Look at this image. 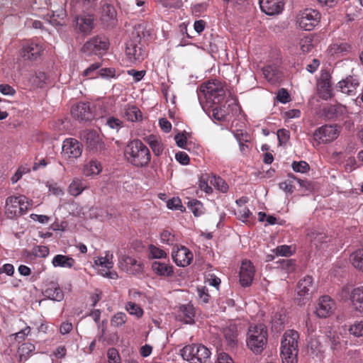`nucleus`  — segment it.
<instances>
[{
    "label": "nucleus",
    "instance_id": "obj_1",
    "mask_svg": "<svg viewBox=\"0 0 363 363\" xmlns=\"http://www.w3.org/2000/svg\"><path fill=\"white\" fill-rule=\"evenodd\" d=\"M126 161L135 167H146L151 161L148 147L139 139L130 140L124 150Z\"/></svg>",
    "mask_w": 363,
    "mask_h": 363
},
{
    "label": "nucleus",
    "instance_id": "obj_2",
    "mask_svg": "<svg viewBox=\"0 0 363 363\" xmlns=\"http://www.w3.org/2000/svg\"><path fill=\"white\" fill-rule=\"evenodd\" d=\"M150 35V30L143 26H135L132 33V38L127 42L125 55L132 62H141L147 57V52L141 43L143 38Z\"/></svg>",
    "mask_w": 363,
    "mask_h": 363
},
{
    "label": "nucleus",
    "instance_id": "obj_3",
    "mask_svg": "<svg viewBox=\"0 0 363 363\" xmlns=\"http://www.w3.org/2000/svg\"><path fill=\"white\" fill-rule=\"evenodd\" d=\"M299 334L294 330H286L281 338V357L283 363H297Z\"/></svg>",
    "mask_w": 363,
    "mask_h": 363
},
{
    "label": "nucleus",
    "instance_id": "obj_4",
    "mask_svg": "<svg viewBox=\"0 0 363 363\" xmlns=\"http://www.w3.org/2000/svg\"><path fill=\"white\" fill-rule=\"evenodd\" d=\"M225 96L223 84L217 79L209 80L202 83L198 90L200 101L205 99L208 103L219 104Z\"/></svg>",
    "mask_w": 363,
    "mask_h": 363
},
{
    "label": "nucleus",
    "instance_id": "obj_5",
    "mask_svg": "<svg viewBox=\"0 0 363 363\" xmlns=\"http://www.w3.org/2000/svg\"><path fill=\"white\" fill-rule=\"evenodd\" d=\"M267 342V330L263 325H250L247 331V345L255 354L264 350Z\"/></svg>",
    "mask_w": 363,
    "mask_h": 363
},
{
    "label": "nucleus",
    "instance_id": "obj_6",
    "mask_svg": "<svg viewBox=\"0 0 363 363\" xmlns=\"http://www.w3.org/2000/svg\"><path fill=\"white\" fill-rule=\"evenodd\" d=\"M184 359L191 363H205L211 356V351L201 344L186 345L181 350Z\"/></svg>",
    "mask_w": 363,
    "mask_h": 363
},
{
    "label": "nucleus",
    "instance_id": "obj_7",
    "mask_svg": "<svg viewBox=\"0 0 363 363\" xmlns=\"http://www.w3.org/2000/svg\"><path fill=\"white\" fill-rule=\"evenodd\" d=\"M29 206L28 199L23 195L9 196L6 199L5 213L9 218L23 214Z\"/></svg>",
    "mask_w": 363,
    "mask_h": 363
},
{
    "label": "nucleus",
    "instance_id": "obj_8",
    "mask_svg": "<svg viewBox=\"0 0 363 363\" xmlns=\"http://www.w3.org/2000/svg\"><path fill=\"white\" fill-rule=\"evenodd\" d=\"M338 295L344 301L350 299L354 309L363 313V286L354 289L345 286L340 291Z\"/></svg>",
    "mask_w": 363,
    "mask_h": 363
},
{
    "label": "nucleus",
    "instance_id": "obj_9",
    "mask_svg": "<svg viewBox=\"0 0 363 363\" xmlns=\"http://www.w3.org/2000/svg\"><path fill=\"white\" fill-rule=\"evenodd\" d=\"M320 19V14L317 10L306 9L298 13L297 23L301 28L311 30L318 24Z\"/></svg>",
    "mask_w": 363,
    "mask_h": 363
},
{
    "label": "nucleus",
    "instance_id": "obj_10",
    "mask_svg": "<svg viewBox=\"0 0 363 363\" xmlns=\"http://www.w3.org/2000/svg\"><path fill=\"white\" fill-rule=\"evenodd\" d=\"M315 288L313 281L311 276H306L301 279L297 284L296 301L299 306L304 305L308 302Z\"/></svg>",
    "mask_w": 363,
    "mask_h": 363
},
{
    "label": "nucleus",
    "instance_id": "obj_11",
    "mask_svg": "<svg viewBox=\"0 0 363 363\" xmlns=\"http://www.w3.org/2000/svg\"><path fill=\"white\" fill-rule=\"evenodd\" d=\"M339 135V130L336 125H325L317 128L313 135L315 145L328 143L335 140Z\"/></svg>",
    "mask_w": 363,
    "mask_h": 363
},
{
    "label": "nucleus",
    "instance_id": "obj_12",
    "mask_svg": "<svg viewBox=\"0 0 363 363\" xmlns=\"http://www.w3.org/2000/svg\"><path fill=\"white\" fill-rule=\"evenodd\" d=\"M109 42L105 36L97 35L86 41L82 50L87 55H100L108 50Z\"/></svg>",
    "mask_w": 363,
    "mask_h": 363
},
{
    "label": "nucleus",
    "instance_id": "obj_13",
    "mask_svg": "<svg viewBox=\"0 0 363 363\" xmlns=\"http://www.w3.org/2000/svg\"><path fill=\"white\" fill-rule=\"evenodd\" d=\"M82 152V144L75 138H67L63 141L62 155L67 160H73L81 156Z\"/></svg>",
    "mask_w": 363,
    "mask_h": 363
},
{
    "label": "nucleus",
    "instance_id": "obj_14",
    "mask_svg": "<svg viewBox=\"0 0 363 363\" xmlns=\"http://www.w3.org/2000/svg\"><path fill=\"white\" fill-rule=\"evenodd\" d=\"M335 308V301L329 296H323L317 301L315 314L320 318H325L333 313Z\"/></svg>",
    "mask_w": 363,
    "mask_h": 363
},
{
    "label": "nucleus",
    "instance_id": "obj_15",
    "mask_svg": "<svg viewBox=\"0 0 363 363\" xmlns=\"http://www.w3.org/2000/svg\"><path fill=\"white\" fill-rule=\"evenodd\" d=\"M44 50L43 43L38 39H32L23 46V57L28 60H36Z\"/></svg>",
    "mask_w": 363,
    "mask_h": 363
},
{
    "label": "nucleus",
    "instance_id": "obj_16",
    "mask_svg": "<svg viewBox=\"0 0 363 363\" xmlns=\"http://www.w3.org/2000/svg\"><path fill=\"white\" fill-rule=\"evenodd\" d=\"M80 138L83 140L88 148L93 150H101L104 143L96 130H84L80 133Z\"/></svg>",
    "mask_w": 363,
    "mask_h": 363
},
{
    "label": "nucleus",
    "instance_id": "obj_17",
    "mask_svg": "<svg viewBox=\"0 0 363 363\" xmlns=\"http://www.w3.org/2000/svg\"><path fill=\"white\" fill-rule=\"evenodd\" d=\"M359 86V82L357 76H348L337 84L336 89L348 96H354Z\"/></svg>",
    "mask_w": 363,
    "mask_h": 363
},
{
    "label": "nucleus",
    "instance_id": "obj_18",
    "mask_svg": "<svg viewBox=\"0 0 363 363\" xmlns=\"http://www.w3.org/2000/svg\"><path fill=\"white\" fill-rule=\"evenodd\" d=\"M72 116L79 121H90L94 116L91 111L89 103L79 102L72 107Z\"/></svg>",
    "mask_w": 363,
    "mask_h": 363
},
{
    "label": "nucleus",
    "instance_id": "obj_19",
    "mask_svg": "<svg viewBox=\"0 0 363 363\" xmlns=\"http://www.w3.org/2000/svg\"><path fill=\"white\" fill-rule=\"evenodd\" d=\"M259 3L262 11L269 16L281 13L284 6L283 0H259Z\"/></svg>",
    "mask_w": 363,
    "mask_h": 363
},
{
    "label": "nucleus",
    "instance_id": "obj_20",
    "mask_svg": "<svg viewBox=\"0 0 363 363\" xmlns=\"http://www.w3.org/2000/svg\"><path fill=\"white\" fill-rule=\"evenodd\" d=\"M255 269L251 262L244 260L242 262L240 269V283L242 286H249L253 280Z\"/></svg>",
    "mask_w": 363,
    "mask_h": 363
},
{
    "label": "nucleus",
    "instance_id": "obj_21",
    "mask_svg": "<svg viewBox=\"0 0 363 363\" xmlns=\"http://www.w3.org/2000/svg\"><path fill=\"white\" fill-rule=\"evenodd\" d=\"M172 259L177 265L180 267H186L190 264L193 259L192 252L186 247L182 246L172 253Z\"/></svg>",
    "mask_w": 363,
    "mask_h": 363
},
{
    "label": "nucleus",
    "instance_id": "obj_22",
    "mask_svg": "<svg viewBox=\"0 0 363 363\" xmlns=\"http://www.w3.org/2000/svg\"><path fill=\"white\" fill-rule=\"evenodd\" d=\"M152 269L156 275L160 277H169L174 274L173 266L160 261H154L152 263Z\"/></svg>",
    "mask_w": 363,
    "mask_h": 363
},
{
    "label": "nucleus",
    "instance_id": "obj_23",
    "mask_svg": "<svg viewBox=\"0 0 363 363\" xmlns=\"http://www.w3.org/2000/svg\"><path fill=\"white\" fill-rule=\"evenodd\" d=\"M143 140L150 146L155 156L159 157L162 154L164 145L160 137L150 135L143 138Z\"/></svg>",
    "mask_w": 363,
    "mask_h": 363
},
{
    "label": "nucleus",
    "instance_id": "obj_24",
    "mask_svg": "<svg viewBox=\"0 0 363 363\" xmlns=\"http://www.w3.org/2000/svg\"><path fill=\"white\" fill-rule=\"evenodd\" d=\"M43 294L45 297L56 301H60L64 298V294L57 283L50 282L48 284Z\"/></svg>",
    "mask_w": 363,
    "mask_h": 363
},
{
    "label": "nucleus",
    "instance_id": "obj_25",
    "mask_svg": "<svg viewBox=\"0 0 363 363\" xmlns=\"http://www.w3.org/2000/svg\"><path fill=\"white\" fill-rule=\"evenodd\" d=\"M123 116L130 122H138L143 120L141 111L135 105L127 104L123 108Z\"/></svg>",
    "mask_w": 363,
    "mask_h": 363
},
{
    "label": "nucleus",
    "instance_id": "obj_26",
    "mask_svg": "<svg viewBox=\"0 0 363 363\" xmlns=\"http://www.w3.org/2000/svg\"><path fill=\"white\" fill-rule=\"evenodd\" d=\"M76 23L81 32L88 33L94 28V17L91 15H82L77 17Z\"/></svg>",
    "mask_w": 363,
    "mask_h": 363
},
{
    "label": "nucleus",
    "instance_id": "obj_27",
    "mask_svg": "<svg viewBox=\"0 0 363 363\" xmlns=\"http://www.w3.org/2000/svg\"><path fill=\"white\" fill-rule=\"evenodd\" d=\"M179 315L183 318L186 324L194 323L195 308L191 303L181 305L179 306Z\"/></svg>",
    "mask_w": 363,
    "mask_h": 363
},
{
    "label": "nucleus",
    "instance_id": "obj_28",
    "mask_svg": "<svg viewBox=\"0 0 363 363\" xmlns=\"http://www.w3.org/2000/svg\"><path fill=\"white\" fill-rule=\"evenodd\" d=\"M325 116L328 118L340 117L346 113V107L340 104H330L323 109Z\"/></svg>",
    "mask_w": 363,
    "mask_h": 363
},
{
    "label": "nucleus",
    "instance_id": "obj_29",
    "mask_svg": "<svg viewBox=\"0 0 363 363\" xmlns=\"http://www.w3.org/2000/svg\"><path fill=\"white\" fill-rule=\"evenodd\" d=\"M257 220L260 222L264 223L265 225H285L286 220L280 218L278 216L274 215L267 214L264 212H259L257 214Z\"/></svg>",
    "mask_w": 363,
    "mask_h": 363
},
{
    "label": "nucleus",
    "instance_id": "obj_30",
    "mask_svg": "<svg viewBox=\"0 0 363 363\" xmlns=\"http://www.w3.org/2000/svg\"><path fill=\"white\" fill-rule=\"evenodd\" d=\"M262 73L265 79L272 83L276 82L281 77L279 69L275 65L265 66L262 69Z\"/></svg>",
    "mask_w": 363,
    "mask_h": 363
},
{
    "label": "nucleus",
    "instance_id": "obj_31",
    "mask_svg": "<svg viewBox=\"0 0 363 363\" xmlns=\"http://www.w3.org/2000/svg\"><path fill=\"white\" fill-rule=\"evenodd\" d=\"M75 260L69 256L57 255L52 259V264L55 267L72 268Z\"/></svg>",
    "mask_w": 363,
    "mask_h": 363
},
{
    "label": "nucleus",
    "instance_id": "obj_32",
    "mask_svg": "<svg viewBox=\"0 0 363 363\" xmlns=\"http://www.w3.org/2000/svg\"><path fill=\"white\" fill-rule=\"evenodd\" d=\"M223 335L227 345L234 347L237 345L238 330L235 325H230L223 330Z\"/></svg>",
    "mask_w": 363,
    "mask_h": 363
},
{
    "label": "nucleus",
    "instance_id": "obj_33",
    "mask_svg": "<svg viewBox=\"0 0 363 363\" xmlns=\"http://www.w3.org/2000/svg\"><path fill=\"white\" fill-rule=\"evenodd\" d=\"M87 188L86 182L82 179L74 178L69 186V193L74 196H77Z\"/></svg>",
    "mask_w": 363,
    "mask_h": 363
},
{
    "label": "nucleus",
    "instance_id": "obj_34",
    "mask_svg": "<svg viewBox=\"0 0 363 363\" xmlns=\"http://www.w3.org/2000/svg\"><path fill=\"white\" fill-rule=\"evenodd\" d=\"M318 86L320 96L323 99H327L332 96V83L329 78L323 79L318 82Z\"/></svg>",
    "mask_w": 363,
    "mask_h": 363
},
{
    "label": "nucleus",
    "instance_id": "obj_35",
    "mask_svg": "<svg viewBox=\"0 0 363 363\" xmlns=\"http://www.w3.org/2000/svg\"><path fill=\"white\" fill-rule=\"evenodd\" d=\"M101 170V163L96 160H91L84 165L83 173L86 177L95 176L99 174Z\"/></svg>",
    "mask_w": 363,
    "mask_h": 363
},
{
    "label": "nucleus",
    "instance_id": "obj_36",
    "mask_svg": "<svg viewBox=\"0 0 363 363\" xmlns=\"http://www.w3.org/2000/svg\"><path fill=\"white\" fill-rule=\"evenodd\" d=\"M121 265L123 263L125 264V268L127 271L130 270V267H135V271L136 273H140L143 271V264L141 262H138L135 258H133L129 256H123L120 261Z\"/></svg>",
    "mask_w": 363,
    "mask_h": 363
},
{
    "label": "nucleus",
    "instance_id": "obj_37",
    "mask_svg": "<svg viewBox=\"0 0 363 363\" xmlns=\"http://www.w3.org/2000/svg\"><path fill=\"white\" fill-rule=\"evenodd\" d=\"M49 254V249L45 246L38 245L35 246L32 249L31 252L25 251L23 255L27 258H31V257H45Z\"/></svg>",
    "mask_w": 363,
    "mask_h": 363
},
{
    "label": "nucleus",
    "instance_id": "obj_38",
    "mask_svg": "<svg viewBox=\"0 0 363 363\" xmlns=\"http://www.w3.org/2000/svg\"><path fill=\"white\" fill-rule=\"evenodd\" d=\"M117 15L114 6L110 4H105L102 6L101 19L104 21H108L116 18Z\"/></svg>",
    "mask_w": 363,
    "mask_h": 363
},
{
    "label": "nucleus",
    "instance_id": "obj_39",
    "mask_svg": "<svg viewBox=\"0 0 363 363\" xmlns=\"http://www.w3.org/2000/svg\"><path fill=\"white\" fill-rule=\"evenodd\" d=\"M236 214L238 218L247 225L254 224L253 215L246 207L239 208Z\"/></svg>",
    "mask_w": 363,
    "mask_h": 363
},
{
    "label": "nucleus",
    "instance_id": "obj_40",
    "mask_svg": "<svg viewBox=\"0 0 363 363\" xmlns=\"http://www.w3.org/2000/svg\"><path fill=\"white\" fill-rule=\"evenodd\" d=\"M351 50V45L347 43H333L330 46L331 55L347 53Z\"/></svg>",
    "mask_w": 363,
    "mask_h": 363
},
{
    "label": "nucleus",
    "instance_id": "obj_41",
    "mask_svg": "<svg viewBox=\"0 0 363 363\" xmlns=\"http://www.w3.org/2000/svg\"><path fill=\"white\" fill-rule=\"evenodd\" d=\"M352 265L363 272V249L358 250L350 255Z\"/></svg>",
    "mask_w": 363,
    "mask_h": 363
},
{
    "label": "nucleus",
    "instance_id": "obj_42",
    "mask_svg": "<svg viewBox=\"0 0 363 363\" xmlns=\"http://www.w3.org/2000/svg\"><path fill=\"white\" fill-rule=\"evenodd\" d=\"M210 182L218 190L223 193H225L228 190V184L220 177L212 176L210 178Z\"/></svg>",
    "mask_w": 363,
    "mask_h": 363
},
{
    "label": "nucleus",
    "instance_id": "obj_43",
    "mask_svg": "<svg viewBox=\"0 0 363 363\" xmlns=\"http://www.w3.org/2000/svg\"><path fill=\"white\" fill-rule=\"evenodd\" d=\"M112 258V255L109 257L108 254H106L105 257H100L95 259L94 263L98 267H105L106 269H111L113 267Z\"/></svg>",
    "mask_w": 363,
    "mask_h": 363
},
{
    "label": "nucleus",
    "instance_id": "obj_44",
    "mask_svg": "<svg viewBox=\"0 0 363 363\" xmlns=\"http://www.w3.org/2000/svg\"><path fill=\"white\" fill-rule=\"evenodd\" d=\"M279 264V267L281 269L284 270L287 273H291L295 271L296 263L294 259H281L277 262Z\"/></svg>",
    "mask_w": 363,
    "mask_h": 363
},
{
    "label": "nucleus",
    "instance_id": "obj_45",
    "mask_svg": "<svg viewBox=\"0 0 363 363\" xmlns=\"http://www.w3.org/2000/svg\"><path fill=\"white\" fill-rule=\"evenodd\" d=\"M272 252L277 256L290 257L295 252V250H291V246L283 245L277 246Z\"/></svg>",
    "mask_w": 363,
    "mask_h": 363
},
{
    "label": "nucleus",
    "instance_id": "obj_46",
    "mask_svg": "<svg viewBox=\"0 0 363 363\" xmlns=\"http://www.w3.org/2000/svg\"><path fill=\"white\" fill-rule=\"evenodd\" d=\"M105 124L113 130L118 131L123 126V122L114 116H109L106 118Z\"/></svg>",
    "mask_w": 363,
    "mask_h": 363
},
{
    "label": "nucleus",
    "instance_id": "obj_47",
    "mask_svg": "<svg viewBox=\"0 0 363 363\" xmlns=\"http://www.w3.org/2000/svg\"><path fill=\"white\" fill-rule=\"evenodd\" d=\"M125 308L130 314L135 315L138 318H140L143 315V309L135 303L128 302L126 305Z\"/></svg>",
    "mask_w": 363,
    "mask_h": 363
},
{
    "label": "nucleus",
    "instance_id": "obj_48",
    "mask_svg": "<svg viewBox=\"0 0 363 363\" xmlns=\"http://www.w3.org/2000/svg\"><path fill=\"white\" fill-rule=\"evenodd\" d=\"M226 111L220 106H216L212 110V117L218 121H223L226 119Z\"/></svg>",
    "mask_w": 363,
    "mask_h": 363
},
{
    "label": "nucleus",
    "instance_id": "obj_49",
    "mask_svg": "<svg viewBox=\"0 0 363 363\" xmlns=\"http://www.w3.org/2000/svg\"><path fill=\"white\" fill-rule=\"evenodd\" d=\"M161 241L163 243L173 245L176 241L175 235L169 230H164L160 234Z\"/></svg>",
    "mask_w": 363,
    "mask_h": 363
},
{
    "label": "nucleus",
    "instance_id": "obj_50",
    "mask_svg": "<svg viewBox=\"0 0 363 363\" xmlns=\"http://www.w3.org/2000/svg\"><path fill=\"white\" fill-rule=\"evenodd\" d=\"M294 172L305 173L310 169L309 164L305 161L294 162L291 164Z\"/></svg>",
    "mask_w": 363,
    "mask_h": 363
},
{
    "label": "nucleus",
    "instance_id": "obj_51",
    "mask_svg": "<svg viewBox=\"0 0 363 363\" xmlns=\"http://www.w3.org/2000/svg\"><path fill=\"white\" fill-rule=\"evenodd\" d=\"M126 321V315L124 313H118L111 320V324L114 327L123 325Z\"/></svg>",
    "mask_w": 363,
    "mask_h": 363
},
{
    "label": "nucleus",
    "instance_id": "obj_52",
    "mask_svg": "<svg viewBox=\"0 0 363 363\" xmlns=\"http://www.w3.org/2000/svg\"><path fill=\"white\" fill-rule=\"evenodd\" d=\"M107 357L108 363H121V357L116 348H109L107 351Z\"/></svg>",
    "mask_w": 363,
    "mask_h": 363
},
{
    "label": "nucleus",
    "instance_id": "obj_53",
    "mask_svg": "<svg viewBox=\"0 0 363 363\" xmlns=\"http://www.w3.org/2000/svg\"><path fill=\"white\" fill-rule=\"evenodd\" d=\"M301 50L303 53L310 52L313 48V39L309 37L301 38L300 40Z\"/></svg>",
    "mask_w": 363,
    "mask_h": 363
},
{
    "label": "nucleus",
    "instance_id": "obj_54",
    "mask_svg": "<svg viewBox=\"0 0 363 363\" xmlns=\"http://www.w3.org/2000/svg\"><path fill=\"white\" fill-rule=\"evenodd\" d=\"M235 138L238 140L239 145L242 143H248L251 142V136L246 132L237 130L234 134Z\"/></svg>",
    "mask_w": 363,
    "mask_h": 363
},
{
    "label": "nucleus",
    "instance_id": "obj_55",
    "mask_svg": "<svg viewBox=\"0 0 363 363\" xmlns=\"http://www.w3.org/2000/svg\"><path fill=\"white\" fill-rule=\"evenodd\" d=\"M167 206L172 210H181L184 206H182V201L179 197H173L167 202Z\"/></svg>",
    "mask_w": 363,
    "mask_h": 363
},
{
    "label": "nucleus",
    "instance_id": "obj_56",
    "mask_svg": "<svg viewBox=\"0 0 363 363\" xmlns=\"http://www.w3.org/2000/svg\"><path fill=\"white\" fill-rule=\"evenodd\" d=\"M30 328L29 326H26L19 332L13 334L12 336L14 337L16 342H21L25 340L26 337L30 334Z\"/></svg>",
    "mask_w": 363,
    "mask_h": 363
},
{
    "label": "nucleus",
    "instance_id": "obj_57",
    "mask_svg": "<svg viewBox=\"0 0 363 363\" xmlns=\"http://www.w3.org/2000/svg\"><path fill=\"white\" fill-rule=\"evenodd\" d=\"M350 332L357 337L363 336V321L357 322L351 325Z\"/></svg>",
    "mask_w": 363,
    "mask_h": 363
},
{
    "label": "nucleus",
    "instance_id": "obj_58",
    "mask_svg": "<svg viewBox=\"0 0 363 363\" xmlns=\"http://www.w3.org/2000/svg\"><path fill=\"white\" fill-rule=\"evenodd\" d=\"M150 253L154 259L164 258L167 256V253L162 249H160L154 245H150L149 247Z\"/></svg>",
    "mask_w": 363,
    "mask_h": 363
},
{
    "label": "nucleus",
    "instance_id": "obj_59",
    "mask_svg": "<svg viewBox=\"0 0 363 363\" xmlns=\"http://www.w3.org/2000/svg\"><path fill=\"white\" fill-rule=\"evenodd\" d=\"M289 177L296 180L301 187L304 188L306 190L311 191L313 189V184L307 179H298L296 176L292 174H289Z\"/></svg>",
    "mask_w": 363,
    "mask_h": 363
},
{
    "label": "nucleus",
    "instance_id": "obj_60",
    "mask_svg": "<svg viewBox=\"0 0 363 363\" xmlns=\"http://www.w3.org/2000/svg\"><path fill=\"white\" fill-rule=\"evenodd\" d=\"M101 64L95 62L87 67L83 72V75L88 78H94L96 71L100 67Z\"/></svg>",
    "mask_w": 363,
    "mask_h": 363
},
{
    "label": "nucleus",
    "instance_id": "obj_61",
    "mask_svg": "<svg viewBox=\"0 0 363 363\" xmlns=\"http://www.w3.org/2000/svg\"><path fill=\"white\" fill-rule=\"evenodd\" d=\"M277 99L279 102L286 104L289 101L290 95L286 89L281 88L277 92Z\"/></svg>",
    "mask_w": 363,
    "mask_h": 363
},
{
    "label": "nucleus",
    "instance_id": "obj_62",
    "mask_svg": "<svg viewBox=\"0 0 363 363\" xmlns=\"http://www.w3.org/2000/svg\"><path fill=\"white\" fill-rule=\"evenodd\" d=\"M198 295L201 302L203 303H208L210 295L208 294V291L206 287L198 288Z\"/></svg>",
    "mask_w": 363,
    "mask_h": 363
},
{
    "label": "nucleus",
    "instance_id": "obj_63",
    "mask_svg": "<svg viewBox=\"0 0 363 363\" xmlns=\"http://www.w3.org/2000/svg\"><path fill=\"white\" fill-rule=\"evenodd\" d=\"M99 72L102 78L109 79L116 77V69L114 68H103L101 69Z\"/></svg>",
    "mask_w": 363,
    "mask_h": 363
},
{
    "label": "nucleus",
    "instance_id": "obj_64",
    "mask_svg": "<svg viewBox=\"0 0 363 363\" xmlns=\"http://www.w3.org/2000/svg\"><path fill=\"white\" fill-rule=\"evenodd\" d=\"M216 363H234V361L228 354L220 352L218 354Z\"/></svg>",
    "mask_w": 363,
    "mask_h": 363
}]
</instances>
